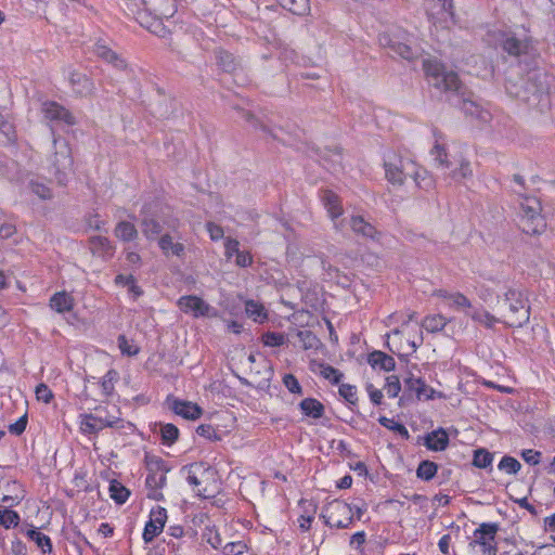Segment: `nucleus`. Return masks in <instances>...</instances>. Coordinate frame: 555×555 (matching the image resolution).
I'll return each mask as SVG.
<instances>
[{
  "label": "nucleus",
  "instance_id": "nucleus-16",
  "mask_svg": "<svg viewBox=\"0 0 555 555\" xmlns=\"http://www.w3.org/2000/svg\"><path fill=\"white\" fill-rule=\"evenodd\" d=\"M409 167H414L413 163L403 162L402 159L397 163L391 162L390 159L385 160V173L386 178L392 184H402L405 176L409 175L404 171H409Z\"/></svg>",
  "mask_w": 555,
  "mask_h": 555
},
{
  "label": "nucleus",
  "instance_id": "nucleus-47",
  "mask_svg": "<svg viewBox=\"0 0 555 555\" xmlns=\"http://www.w3.org/2000/svg\"><path fill=\"white\" fill-rule=\"evenodd\" d=\"M117 372L114 370H109L106 372V374L103 376L101 382L102 392L105 396H111L114 391V384L117 380Z\"/></svg>",
  "mask_w": 555,
  "mask_h": 555
},
{
  "label": "nucleus",
  "instance_id": "nucleus-40",
  "mask_svg": "<svg viewBox=\"0 0 555 555\" xmlns=\"http://www.w3.org/2000/svg\"><path fill=\"white\" fill-rule=\"evenodd\" d=\"M378 421H379L380 425H383L384 427L388 428L389 430H391L393 433H397L402 438L408 439L410 437L409 431L403 424L398 423L395 420L388 418L386 416H380Z\"/></svg>",
  "mask_w": 555,
  "mask_h": 555
},
{
  "label": "nucleus",
  "instance_id": "nucleus-21",
  "mask_svg": "<svg viewBox=\"0 0 555 555\" xmlns=\"http://www.w3.org/2000/svg\"><path fill=\"white\" fill-rule=\"evenodd\" d=\"M425 446L430 451H443L449 446V436L443 428L433 430L425 437Z\"/></svg>",
  "mask_w": 555,
  "mask_h": 555
},
{
  "label": "nucleus",
  "instance_id": "nucleus-3",
  "mask_svg": "<svg viewBox=\"0 0 555 555\" xmlns=\"http://www.w3.org/2000/svg\"><path fill=\"white\" fill-rule=\"evenodd\" d=\"M518 224L522 232L534 235L542 233L546 228L544 217L541 215V203L535 197H525L518 211Z\"/></svg>",
  "mask_w": 555,
  "mask_h": 555
},
{
  "label": "nucleus",
  "instance_id": "nucleus-13",
  "mask_svg": "<svg viewBox=\"0 0 555 555\" xmlns=\"http://www.w3.org/2000/svg\"><path fill=\"white\" fill-rule=\"evenodd\" d=\"M322 202L327 210L330 218L334 222L335 229L338 231H344L345 220H338V218L343 215V207L339 197L332 191H324L322 194Z\"/></svg>",
  "mask_w": 555,
  "mask_h": 555
},
{
  "label": "nucleus",
  "instance_id": "nucleus-54",
  "mask_svg": "<svg viewBox=\"0 0 555 555\" xmlns=\"http://www.w3.org/2000/svg\"><path fill=\"white\" fill-rule=\"evenodd\" d=\"M285 336L280 333L269 332L262 336V341L269 347H279L285 344Z\"/></svg>",
  "mask_w": 555,
  "mask_h": 555
},
{
  "label": "nucleus",
  "instance_id": "nucleus-60",
  "mask_svg": "<svg viewBox=\"0 0 555 555\" xmlns=\"http://www.w3.org/2000/svg\"><path fill=\"white\" fill-rule=\"evenodd\" d=\"M524 461L530 465H537L540 463L541 453L531 449L524 450L521 453Z\"/></svg>",
  "mask_w": 555,
  "mask_h": 555
},
{
  "label": "nucleus",
  "instance_id": "nucleus-57",
  "mask_svg": "<svg viewBox=\"0 0 555 555\" xmlns=\"http://www.w3.org/2000/svg\"><path fill=\"white\" fill-rule=\"evenodd\" d=\"M283 384L292 393H301L302 388L293 374H286L283 377Z\"/></svg>",
  "mask_w": 555,
  "mask_h": 555
},
{
  "label": "nucleus",
  "instance_id": "nucleus-64",
  "mask_svg": "<svg viewBox=\"0 0 555 555\" xmlns=\"http://www.w3.org/2000/svg\"><path fill=\"white\" fill-rule=\"evenodd\" d=\"M235 262H236V264H237L238 267H243V268H245V267H248V266H250V264H251V262H253V258H251V256L249 255V253H247V251H241V250H240V251L236 254Z\"/></svg>",
  "mask_w": 555,
  "mask_h": 555
},
{
  "label": "nucleus",
  "instance_id": "nucleus-50",
  "mask_svg": "<svg viewBox=\"0 0 555 555\" xmlns=\"http://www.w3.org/2000/svg\"><path fill=\"white\" fill-rule=\"evenodd\" d=\"M406 345L409 347L408 353H413L417 350V348L423 344V333L421 328H416L415 332L408 333V336L405 338Z\"/></svg>",
  "mask_w": 555,
  "mask_h": 555
},
{
  "label": "nucleus",
  "instance_id": "nucleus-49",
  "mask_svg": "<svg viewBox=\"0 0 555 555\" xmlns=\"http://www.w3.org/2000/svg\"><path fill=\"white\" fill-rule=\"evenodd\" d=\"M520 467V463L512 456H503L499 463V469L507 474H517Z\"/></svg>",
  "mask_w": 555,
  "mask_h": 555
},
{
  "label": "nucleus",
  "instance_id": "nucleus-34",
  "mask_svg": "<svg viewBox=\"0 0 555 555\" xmlns=\"http://www.w3.org/2000/svg\"><path fill=\"white\" fill-rule=\"evenodd\" d=\"M278 2L296 15H305L310 11L309 0H278Z\"/></svg>",
  "mask_w": 555,
  "mask_h": 555
},
{
  "label": "nucleus",
  "instance_id": "nucleus-52",
  "mask_svg": "<svg viewBox=\"0 0 555 555\" xmlns=\"http://www.w3.org/2000/svg\"><path fill=\"white\" fill-rule=\"evenodd\" d=\"M118 348L122 354L135 356L139 352V347L129 341L126 336L120 335L117 339Z\"/></svg>",
  "mask_w": 555,
  "mask_h": 555
},
{
  "label": "nucleus",
  "instance_id": "nucleus-31",
  "mask_svg": "<svg viewBox=\"0 0 555 555\" xmlns=\"http://www.w3.org/2000/svg\"><path fill=\"white\" fill-rule=\"evenodd\" d=\"M162 229L160 223L155 218L145 217L141 221V231L150 241L156 240L159 236Z\"/></svg>",
  "mask_w": 555,
  "mask_h": 555
},
{
  "label": "nucleus",
  "instance_id": "nucleus-23",
  "mask_svg": "<svg viewBox=\"0 0 555 555\" xmlns=\"http://www.w3.org/2000/svg\"><path fill=\"white\" fill-rule=\"evenodd\" d=\"M94 53L103 61L112 64L118 69L126 68L125 61L114 51H112L106 44L98 42L94 46Z\"/></svg>",
  "mask_w": 555,
  "mask_h": 555
},
{
  "label": "nucleus",
  "instance_id": "nucleus-19",
  "mask_svg": "<svg viewBox=\"0 0 555 555\" xmlns=\"http://www.w3.org/2000/svg\"><path fill=\"white\" fill-rule=\"evenodd\" d=\"M172 411L185 420L195 421L203 414V410L191 401L175 399L171 404Z\"/></svg>",
  "mask_w": 555,
  "mask_h": 555
},
{
  "label": "nucleus",
  "instance_id": "nucleus-51",
  "mask_svg": "<svg viewBox=\"0 0 555 555\" xmlns=\"http://www.w3.org/2000/svg\"><path fill=\"white\" fill-rule=\"evenodd\" d=\"M384 389L389 398H396L401 390V384H400L398 376H396V375L388 376L386 378V385H385Z\"/></svg>",
  "mask_w": 555,
  "mask_h": 555
},
{
  "label": "nucleus",
  "instance_id": "nucleus-29",
  "mask_svg": "<svg viewBox=\"0 0 555 555\" xmlns=\"http://www.w3.org/2000/svg\"><path fill=\"white\" fill-rule=\"evenodd\" d=\"M304 415L318 420L324 414V405L314 398H306L299 403Z\"/></svg>",
  "mask_w": 555,
  "mask_h": 555
},
{
  "label": "nucleus",
  "instance_id": "nucleus-53",
  "mask_svg": "<svg viewBox=\"0 0 555 555\" xmlns=\"http://www.w3.org/2000/svg\"><path fill=\"white\" fill-rule=\"evenodd\" d=\"M339 395L350 404H356L358 401L357 388L350 384H341L339 386Z\"/></svg>",
  "mask_w": 555,
  "mask_h": 555
},
{
  "label": "nucleus",
  "instance_id": "nucleus-15",
  "mask_svg": "<svg viewBox=\"0 0 555 555\" xmlns=\"http://www.w3.org/2000/svg\"><path fill=\"white\" fill-rule=\"evenodd\" d=\"M379 43L384 47H389L395 53L405 60H412L417 56L416 50L411 47L408 39L405 41H399L398 38L382 35L379 37Z\"/></svg>",
  "mask_w": 555,
  "mask_h": 555
},
{
  "label": "nucleus",
  "instance_id": "nucleus-20",
  "mask_svg": "<svg viewBox=\"0 0 555 555\" xmlns=\"http://www.w3.org/2000/svg\"><path fill=\"white\" fill-rule=\"evenodd\" d=\"M502 47L509 55L519 56L529 53L531 42L527 38L519 39L513 35H507L502 42Z\"/></svg>",
  "mask_w": 555,
  "mask_h": 555
},
{
  "label": "nucleus",
  "instance_id": "nucleus-35",
  "mask_svg": "<svg viewBox=\"0 0 555 555\" xmlns=\"http://www.w3.org/2000/svg\"><path fill=\"white\" fill-rule=\"evenodd\" d=\"M408 173L413 177L416 185L420 189L428 190V189L433 188L434 180L426 169L415 168V166H414V167H412L411 171L410 170L408 171Z\"/></svg>",
  "mask_w": 555,
  "mask_h": 555
},
{
  "label": "nucleus",
  "instance_id": "nucleus-7",
  "mask_svg": "<svg viewBox=\"0 0 555 555\" xmlns=\"http://www.w3.org/2000/svg\"><path fill=\"white\" fill-rule=\"evenodd\" d=\"M504 299L509 302V314L505 317V324L508 326H521L529 321V309L526 308L520 292L509 288L505 292Z\"/></svg>",
  "mask_w": 555,
  "mask_h": 555
},
{
  "label": "nucleus",
  "instance_id": "nucleus-56",
  "mask_svg": "<svg viewBox=\"0 0 555 555\" xmlns=\"http://www.w3.org/2000/svg\"><path fill=\"white\" fill-rule=\"evenodd\" d=\"M321 374L324 378L328 379L333 384H338L343 377V374L331 365H323L321 369Z\"/></svg>",
  "mask_w": 555,
  "mask_h": 555
},
{
  "label": "nucleus",
  "instance_id": "nucleus-6",
  "mask_svg": "<svg viewBox=\"0 0 555 555\" xmlns=\"http://www.w3.org/2000/svg\"><path fill=\"white\" fill-rule=\"evenodd\" d=\"M424 70L428 77L429 83L443 91H459L461 81L453 72H448L437 61H424Z\"/></svg>",
  "mask_w": 555,
  "mask_h": 555
},
{
  "label": "nucleus",
  "instance_id": "nucleus-58",
  "mask_svg": "<svg viewBox=\"0 0 555 555\" xmlns=\"http://www.w3.org/2000/svg\"><path fill=\"white\" fill-rule=\"evenodd\" d=\"M196 433L201 437L207 438L209 440H220V437L216 433L215 428L208 424L199 425L196 429Z\"/></svg>",
  "mask_w": 555,
  "mask_h": 555
},
{
  "label": "nucleus",
  "instance_id": "nucleus-59",
  "mask_svg": "<svg viewBox=\"0 0 555 555\" xmlns=\"http://www.w3.org/2000/svg\"><path fill=\"white\" fill-rule=\"evenodd\" d=\"M238 241L235 238L228 237L224 242V255L227 258H232V256L236 255L238 249Z\"/></svg>",
  "mask_w": 555,
  "mask_h": 555
},
{
  "label": "nucleus",
  "instance_id": "nucleus-14",
  "mask_svg": "<svg viewBox=\"0 0 555 555\" xmlns=\"http://www.w3.org/2000/svg\"><path fill=\"white\" fill-rule=\"evenodd\" d=\"M41 111L47 119L53 121H63L66 125H75V117L65 107L56 102H44Z\"/></svg>",
  "mask_w": 555,
  "mask_h": 555
},
{
  "label": "nucleus",
  "instance_id": "nucleus-11",
  "mask_svg": "<svg viewBox=\"0 0 555 555\" xmlns=\"http://www.w3.org/2000/svg\"><path fill=\"white\" fill-rule=\"evenodd\" d=\"M433 296L440 298L446 305L455 311H464L465 313L472 311V301L460 292H448L446 289H438L433 293Z\"/></svg>",
  "mask_w": 555,
  "mask_h": 555
},
{
  "label": "nucleus",
  "instance_id": "nucleus-55",
  "mask_svg": "<svg viewBox=\"0 0 555 555\" xmlns=\"http://www.w3.org/2000/svg\"><path fill=\"white\" fill-rule=\"evenodd\" d=\"M36 398L43 403H50L53 399L52 390L43 383H40L35 389Z\"/></svg>",
  "mask_w": 555,
  "mask_h": 555
},
{
  "label": "nucleus",
  "instance_id": "nucleus-2",
  "mask_svg": "<svg viewBox=\"0 0 555 555\" xmlns=\"http://www.w3.org/2000/svg\"><path fill=\"white\" fill-rule=\"evenodd\" d=\"M48 169L57 180L59 184H66L73 173V156L66 140L53 139V154L48 159Z\"/></svg>",
  "mask_w": 555,
  "mask_h": 555
},
{
  "label": "nucleus",
  "instance_id": "nucleus-62",
  "mask_svg": "<svg viewBox=\"0 0 555 555\" xmlns=\"http://www.w3.org/2000/svg\"><path fill=\"white\" fill-rule=\"evenodd\" d=\"M0 132L3 133L9 140H12L14 137L13 126L1 114H0Z\"/></svg>",
  "mask_w": 555,
  "mask_h": 555
},
{
  "label": "nucleus",
  "instance_id": "nucleus-44",
  "mask_svg": "<svg viewBox=\"0 0 555 555\" xmlns=\"http://www.w3.org/2000/svg\"><path fill=\"white\" fill-rule=\"evenodd\" d=\"M493 455L485 449L475 451L473 463L478 468H487L492 464Z\"/></svg>",
  "mask_w": 555,
  "mask_h": 555
},
{
  "label": "nucleus",
  "instance_id": "nucleus-8",
  "mask_svg": "<svg viewBox=\"0 0 555 555\" xmlns=\"http://www.w3.org/2000/svg\"><path fill=\"white\" fill-rule=\"evenodd\" d=\"M326 525L338 529L349 528L353 521V507L352 505L339 501H332L326 507Z\"/></svg>",
  "mask_w": 555,
  "mask_h": 555
},
{
  "label": "nucleus",
  "instance_id": "nucleus-63",
  "mask_svg": "<svg viewBox=\"0 0 555 555\" xmlns=\"http://www.w3.org/2000/svg\"><path fill=\"white\" fill-rule=\"evenodd\" d=\"M366 391L369 393V397L371 399V401L378 405L382 403V399H383V392L382 390L375 388L372 384L367 385L366 387Z\"/></svg>",
  "mask_w": 555,
  "mask_h": 555
},
{
  "label": "nucleus",
  "instance_id": "nucleus-5",
  "mask_svg": "<svg viewBox=\"0 0 555 555\" xmlns=\"http://www.w3.org/2000/svg\"><path fill=\"white\" fill-rule=\"evenodd\" d=\"M115 413L111 414L106 412L102 414V409H96L95 414H83L80 415V430L83 434H96L106 427L109 428H124L125 422L119 416V411L114 406Z\"/></svg>",
  "mask_w": 555,
  "mask_h": 555
},
{
  "label": "nucleus",
  "instance_id": "nucleus-41",
  "mask_svg": "<svg viewBox=\"0 0 555 555\" xmlns=\"http://www.w3.org/2000/svg\"><path fill=\"white\" fill-rule=\"evenodd\" d=\"M109 494L116 503L124 504L130 493L121 483L112 481L109 485Z\"/></svg>",
  "mask_w": 555,
  "mask_h": 555
},
{
  "label": "nucleus",
  "instance_id": "nucleus-28",
  "mask_svg": "<svg viewBox=\"0 0 555 555\" xmlns=\"http://www.w3.org/2000/svg\"><path fill=\"white\" fill-rule=\"evenodd\" d=\"M416 317V313L414 311H406L405 313L403 312H396V313H392L388 317V325L393 323V322H400L401 325L400 327L398 328H395L392 332H391V335L393 336H398V335H403L405 334L408 327H409V324L411 321H413Z\"/></svg>",
  "mask_w": 555,
  "mask_h": 555
},
{
  "label": "nucleus",
  "instance_id": "nucleus-24",
  "mask_svg": "<svg viewBox=\"0 0 555 555\" xmlns=\"http://www.w3.org/2000/svg\"><path fill=\"white\" fill-rule=\"evenodd\" d=\"M50 307L57 313L69 312L74 308V298L66 292H57L51 297Z\"/></svg>",
  "mask_w": 555,
  "mask_h": 555
},
{
  "label": "nucleus",
  "instance_id": "nucleus-1",
  "mask_svg": "<svg viewBox=\"0 0 555 555\" xmlns=\"http://www.w3.org/2000/svg\"><path fill=\"white\" fill-rule=\"evenodd\" d=\"M430 155L437 167L443 170L446 178L462 182L473 176L470 162L462 154H449L441 134L435 133V143Z\"/></svg>",
  "mask_w": 555,
  "mask_h": 555
},
{
  "label": "nucleus",
  "instance_id": "nucleus-36",
  "mask_svg": "<svg viewBox=\"0 0 555 555\" xmlns=\"http://www.w3.org/2000/svg\"><path fill=\"white\" fill-rule=\"evenodd\" d=\"M26 535L36 543V545L41 548L43 553L51 552L52 544L51 540L48 535L39 531L38 529H29L26 532Z\"/></svg>",
  "mask_w": 555,
  "mask_h": 555
},
{
  "label": "nucleus",
  "instance_id": "nucleus-4",
  "mask_svg": "<svg viewBox=\"0 0 555 555\" xmlns=\"http://www.w3.org/2000/svg\"><path fill=\"white\" fill-rule=\"evenodd\" d=\"M499 525L495 522H482L474 530L468 550L474 555H496L498 542L496 534Z\"/></svg>",
  "mask_w": 555,
  "mask_h": 555
},
{
  "label": "nucleus",
  "instance_id": "nucleus-17",
  "mask_svg": "<svg viewBox=\"0 0 555 555\" xmlns=\"http://www.w3.org/2000/svg\"><path fill=\"white\" fill-rule=\"evenodd\" d=\"M350 229L358 235L379 241L382 233L375 227L363 219L361 216H351L349 220Z\"/></svg>",
  "mask_w": 555,
  "mask_h": 555
},
{
  "label": "nucleus",
  "instance_id": "nucleus-37",
  "mask_svg": "<svg viewBox=\"0 0 555 555\" xmlns=\"http://www.w3.org/2000/svg\"><path fill=\"white\" fill-rule=\"evenodd\" d=\"M159 434L164 444H172L179 436V429L172 424H159Z\"/></svg>",
  "mask_w": 555,
  "mask_h": 555
},
{
  "label": "nucleus",
  "instance_id": "nucleus-27",
  "mask_svg": "<svg viewBox=\"0 0 555 555\" xmlns=\"http://www.w3.org/2000/svg\"><path fill=\"white\" fill-rule=\"evenodd\" d=\"M69 82L74 91L79 95H88L93 90V82L86 75L80 73H72Z\"/></svg>",
  "mask_w": 555,
  "mask_h": 555
},
{
  "label": "nucleus",
  "instance_id": "nucleus-39",
  "mask_svg": "<svg viewBox=\"0 0 555 555\" xmlns=\"http://www.w3.org/2000/svg\"><path fill=\"white\" fill-rule=\"evenodd\" d=\"M438 466L434 462L423 461L417 467L416 475L423 480H431L437 474Z\"/></svg>",
  "mask_w": 555,
  "mask_h": 555
},
{
  "label": "nucleus",
  "instance_id": "nucleus-46",
  "mask_svg": "<svg viewBox=\"0 0 555 555\" xmlns=\"http://www.w3.org/2000/svg\"><path fill=\"white\" fill-rule=\"evenodd\" d=\"M20 516L12 509H0V525L4 528L17 526Z\"/></svg>",
  "mask_w": 555,
  "mask_h": 555
},
{
  "label": "nucleus",
  "instance_id": "nucleus-61",
  "mask_svg": "<svg viewBox=\"0 0 555 555\" xmlns=\"http://www.w3.org/2000/svg\"><path fill=\"white\" fill-rule=\"evenodd\" d=\"M206 229L212 241H218L223 237L224 232L220 225L214 222H207Z\"/></svg>",
  "mask_w": 555,
  "mask_h": 555
},
{
  "label": "nucleus",
  "instance_id": "nucleus-10",
  "mask_svg": "<svg viewBox=\"0 0 555 555\" xmlns=\"http://www.w3.org/2000/svg\"><path fill=\"white\" fill-rule=\"evenodd\" d=\"M177 306L179 309L194 318H216L218 311L204 299L195 295L181 296Z\"/></svg>",
  "mask_w": 555,
  "mask_h": 555
},
{
  "label": "nucleus",
  "instance_id": "nucleus-22",
  "mask_svg": "<svg viewBox=\"0 0 555 555\" xmlns=\"http://www.w3.org/2000/svg\"><path fill=\"white\" fill-rule=\"evenodd\" d=\"M466 315L486 328H493L498 323H504V320L496 318L481 307L474 308L472 311L466 312Z\"/></svg>",
  "mask_w": 555,
  "mask_h": 555
},
{
  "label": "nucleus",
  "instance_id": "nucleus-43",
  "mask_svg": "<svg viewBox=\"0 0 555 555\" xmlns=\"http://www.w3.org/2000/svg\"><path fill=\"white\" fill-rule=\"evenodd\" d=\"M297 337L299 338L300 345L304 349H317L319 345V339L311 331H299L297 333Z\"/></svg>",
  "mask_w": 555,
  "mask_h": 555
},
{
  "label": "nucleus",
  "instance_id": "nucleus-26",
  "mask_svg": "<svg viewBox=\"0 0 555 555\" xmlns=\"http://www.w3.org/2000/svg\"><path fill=\"white\" fill-rule=\"evenodd\" d=\"M158 246L165 256L181 257L184 253V245L180 242H175L170 234H164L158 238Z\"/></svg>",
  "mask_w": 555,
  "mask_h": 555
},
{
  "label": "nucleus",
  "instance_id": "nucleus-32",
  "mask_svg": "<svg viewBox=\"0 0 555 555\" xmlns=\"http://www.w3.org/2000/svg\"><path fill=\"white\" fill-rule=\"evenodd\" d=\"M450 320L442 314L427 315L421 326L429 333L440 332L446 327Z\"/></svg>",
  "mask_w": 555,
  "mask_h": 555
},
{
  "label": "nucleus",
  "instance_id": "nucleus-9",
  "mask_svg": "<svg viewBox=\"0 0 555 555\" xmlns=\"http://www.w3.org/2000/svg\"><path fill=\"white\" fill-rule=\"evenodd\" d=\"M150 473L146 477V486L150 489L149 498L160 500V489L166 485V473L164 462L158 457H151L147 462Z\"/></svg>",
  "mask_w": 555,
  "mask_h": 555
},
{
  "label": "nucleus",
  "instance_id": "nucleus-45",
  "mask_svg": "<svg viewBox=\"0 0 555 555\" xmlns=\"http://www.w3.org/2000/svg\"><path fill=\"white\" fill-rule=\"evenodd\" d=\"M29 189L31 193L37 195L40 199H49L52 197V191L50 188L38 180H30Z\"/></svg>",
  "mask_w": 555,
  "mask_h": 555
},
{
  "label": "nucleus",
  "instance_id": "nucleus-48",
  "mask_svg": "<svg viewBox=\"0 0 555 555\" xmlns=\"http://www.w3.org/2000/svg\"><path fill=\"white\" fill-rule=\"evenodd\" d=\"M247 548V544L244 541H235L223 545L221 551L224 555H242Z\"/></svg>",
  "mask_w": 555,
  "mask_h": 555
},
{
  "label": "nucleus",
  "instance_id": "nucleus-38",
  "mask_svg": "<svg viewBox=\"0 0 555 555\" xmlns=\"http://www.w3.org/2000/svg\"><path fill=\"white\" fill-rule=\"evenodd\" d=\"M404 384L406 389L415 392L418 398H421L422 396L428 397V395L426 393L427 386L422 378L410 376L404 379Z\"/></svg>",
  "mask_w": 555,
  "mask_h": 555
},
{
  "label": "nucleus",
  "instance_id": "nucleus-33",
  "mask_svg": "<svg viewBox=\"0 0 555 555\" xmlns=\"http://www.w3.org/2000/svg\"><path fill=\"white\" fill-rule=\"evenodd\" d=\"M115 236L124 242H131L138 236V231L131 222L120 221L115 228Z\"/></svg>",
  "mask_w": 555,
  "mask_h": 555
},
{
  "label": "nucleus",
  "instance_id": "nucleus-18",
  "mask_svg": "<svg viewBox=\"0 0 555 555\" xmlns=\"http://www.w3.org/2000/svg\"><path fill=\"white\" fill-rule=\"evenodd\" d=\"M464 114L477 121V126H483L491 120V114L479 104L470 100H464L462 105Z\"/></svg>",
  "mask_w": 555,
  "mask_h": 555
},
{
  "label": "nucleus",
  "instance_id": "nucleus-12",
  "mask_svg": "<svg viewBox=\"0 0 555 555\" xmlns=\"http://www.w3.org/2000/svg\"><path fill=\"white\" fill-rule=\"evenodd\" d=\"M166 519L167 512L165 508L157 507L151 512L150 520L143 530V540L146 543L152 542L163 531Z\"/></svg>",
  "mask_w": 555,
  "mask_h": 555
},
{
  "label": "nucleus",
  "instance_id": "nucleus-42",
  "mask_svg": "<svg viewBox=\"0 0 555 555\" xmlns=\"http://www.w3.org/2000/svg\"><path fill=\"white\" fill-rule=\"evenodd\" d=\"M203 539L215 550L222 547V539L215 527H206L203 532Z\"/></svg>",
  "mask_w": 555,
  "mask_h": 555
},
{
  "label": "nucleus",
  "instance_id": "nucleus-30",
  "mask_svg": "<svg viewBox=\"0 0 555 555\" xmlns=\"http://www.w3.org/2000/svg\"><path fill=\"white\" fill-rule=\"evenodd\" d=\"M245 312L255 322L263 323L268 319V313L262 304L255 300L245 302Z\"/></svg>",
  "mask_w": 555,
  "mask_h": 555
},
{
  "label": "nucleus",
  "instance_id": "nucleus-25",
  "mask_svg": "<svg viewBox=\"0 0 555 555\" xmlns=\"http://www.w3.org/2000/svg\"><path fill=\"white\" fill-rule=\"evenodd\" d=\"M367 362L373 369H379L386 372L392 371L396 366L393 358L383 351L371 352Z\"/></svg>",
  "mask_w": 555,
  "mask_h": 555
}]
</instances>
